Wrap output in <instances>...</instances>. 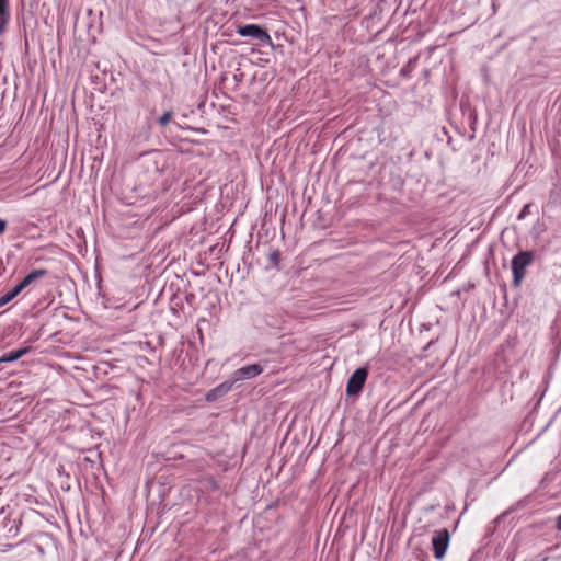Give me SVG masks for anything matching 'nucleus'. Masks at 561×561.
<instances>
[{"label":"nucleus","instance_id":"7","mask_svg":"<svg viewBox=\"0 0 561 561\" xmlns=\"http://www.w3.org/2000/svg\"><path fill=\"white\" fill-rule=\"evenodd\" d=\"M232 386H233V381L232 380L225 381V382L218 385L216 388L209 390L206 393V401L207 402H214L217 399L224 397L225 394H227L232 389Z\"/></svg>","mask_w":561,"mask_h":561},{"label":"nucleus","instance_id":"2","mask_svg":"<svg viewBox=\"0 0 561 561\" xmlns=\"http://www.w3.org/2000/svg\"><path fill=\"white\" fill-rule=\"evenodd\" d=\"M534 254L530 251H522L512 259L513 283L519 286L526 275V268L531 264Z\"/></svg>","mask_w":561,"mask_h":561},{"label":"nucleus","instance_id":"8","mask_svg":"<svg viewBox=\"0 0 561 561\" xmlns=\"http://www.w3.org/2000/svg\"><path fill=\"white\" fill-rule=\"evenodd\" d=\"M30 350H31V347L26 346V347H22L19 350H14V351L4 353L0 356V364L15 362V360L20 359L21 357H23L24 355H26L30 352Z\"/></svg>","mask_w":561,"mask_h":561},{"label":"nucleus","instance_id":"10","mask_svg":"<svg viewBox=\"0 0 561 561\" xmlns=\"http://www.w3.org/2000/svg\"><path fill=\"white\" fill-rule=\"evenodd\" d=\"M10 19L9 0H0V34L5 30Z\"/></svg>","mask_w":561,"mask_h":561},{"label":"nucleus","instance_id":"1","mask_svg":"<svg viewBox=\"0 0 561 561\" xmlns=\"http://www.w3.org/2000/svg\"><path fill=\"white\" fill-rule=\"evenodd\" d=\"M21 519L12 516L9 508L0 510V537L5 539L15 538L20 533Z\"/></svg>","mask_w":561,"mask_h":561},{"label":"nucleus","instance_id":"9","mask_svg":"<svg viewBox=\"0 0 561 561\" xmlns=\"http://www.w3.org/2000/svg\"><path fill=\"white\" fill-rule=\"evenodd\" d=\"M47 274L46 270H34L31 273H28L19 284V289H24L27 286H30L33 282L36 279L45 276Z\"/></svg>","mask_w":561,"mask_h":561},{"label":"nucleus","instance_id":"17","mask_svg":"<svg viewBox=\"0 0 561 561\" xmlns=\"http://www.w3.org/2000/svg\"><path fill=\"white\" fill-rule=\"evenodd\" d=\"M85 459H87V460H89V461H91L92 463L94 462L93 460H91V458H90V457H87Z\"/></svg>","mask_w":561,"mask_h":561},{"label":"nucleus","instance_id":"11","mask_svg":"<svg viewBox=\"0 0 561 561\" xmlns=\"http://www.w3.org/2000/svg\"><path fill=\"white\" fill-rule=\"evenodd\" d=\"M22 289H19V286H14L11 290H9L7 294L0 297V306H4L5 304L10 302L12 299H14Z\"/></svg>","mask_w":561,"mask_h":561},{"label":"nucleus","instance_id":"6","mask_svg":"<svg viewBox=\"0 0 561 561\" xmlns=\"http://www.w3.org/2000/svg\"><path fill=\"white\" fill-rule=\"evenodd\" d=\"M263 373V367L259 364H251L233 371V383L241 380L252 379Z\"/></svg>","mask_w":561,"mask_h":561},{"label":"nucleus","instance_id":"5","mask_svg":"<svg viewBox=\"0 0 561 561\" xmlns=\"http://www.w3.org/2000/svg\"><path fill=\"white\" fill-rule=\"evenodd\" d=\"M449 545V533L446 528L435 530L432 537L434 557L443 559Z\"/></svg>","mask_w":561,"mask_h":561},{"label":"nucleus","instance_id":"3","mask_svg":"<svg viewBox=\"0 0 561 561\" xmlns=\"http://www.w3.org/2000/svg\"><path fill=\"white\" fill-rule=\"evenodd\" d=\"M237 33L243 37H252L262 45H271L272 37L267 31L257 24H245L240 25L237 28Z\"/></svg>","mask_w":561,"mask_h":561},{"label":"nucleus","instance_id":"12","mask_svg":"<svg viewBox=\"0 0 561 561\" xmlns=\"http://www.w3.org/2000/svg\"><path fill=\"white\" fill-rule=\"evenodd\" d=\"M268 261L274 265L277 266L280 261V252L278 250H275L270 253Z\"/></svg>","mask_w":561,"mask_h":561},{"label":"nucleus","instance_id":"14","mask_svg":"<svg viewBox=\"0 0 561 561\" xmlns=\"http://www.w3.org/2000/svg\"><path fill=\"white\" fill-rule=\"evenodd\" d=\"M171 117H172V112L163 113V115L159 118V124L161 126L168 125V123L170 122Z\"/></svg>","mask_w":561,"mask_h":561},{"label":"nucleus","instance_id":"18","mask_svg":"<svg viewBox=\"0 0 561 561\" xmlns=\"http://www.w3.org/2000/svg\"><path fill=\"white\" fill-rule=\"evenodd\" d=\"M0 445H3V443H2V442H0Z\"/></svg>","mask_w":561,"mask_h":561},{"label":"nucleus","instance_id":"13","mask_svg":"<svg viewBox=\"0 0 561 561\" xmlns=\"http://www.w3.org/2000/svg\"><path fill=\"white\" fill-rule=\"evenodd\" d=\"M530 208H531V204H526L523 207V209L520 210V213L518 214L517 219L523 220L526 216H528L530 214Z\"/></svg>","mask_w":561,"mask_h":561},{"label":"nucleus","instance_id":"4","mask_svg":"<svg viewBox=\"0 0 561 561\" xmlns=\"http://www.w3.org/2000/svg\"><path fill=\"white\" fill-rule=\"evenodd\" d=\"M367 377H368V368L367 367L357 368L347 380L346 393L348 396L359 394L364 388Z\"/></svg>","mask_w":561,"mask_h":561},{"label":"nucleus","instance_id":"16","mask_svg":"<svg viewBox=\"0 0 561 561\" xmlns=\"http://www.w3.org/2000/svg\"><path fill=\"white\" fill-rule=\"evenodd\" d=\"M556 527L559 531H561V514L557 518Z\"/></svg>","mask_w":561,"mask_h":561},{"label":"nucleus","instance_id":"15","mask_svg":"<svg viewBox=\"0 0 561 561\" xmlns=\"http://www.w3.org/2000/svg\"><path fill=\"white\" fill-rule=\"evenodd\" d=\"M7 229V221L3 219H0V236Z\"/></svg>","mask_w":561,"mask_h":561}]
</instances>
